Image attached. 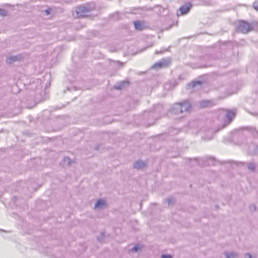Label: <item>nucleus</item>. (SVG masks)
Returning a JSON list of instances; mask_svg holds the SVG:
<instances>
[{"mask_svg":"<svg viewBox=\"0 0 258 258\" xmlns=\"http://www.w3.org/2000/svg\"><path fill=\"white\" fill-rule=\"evenodd\" d=\"M252 256L250 254L246 253L245 255V258H251Z\"/></svg>","mask_w":258,"mask_h":258,"instance_id":"27","label":"nucleus"},{"mask_svg":"<svg viewBox=\"0 0 258 258\" xmlns=\"http://www.w3.org/2000/svg\"><path fill=\"white\" fill-rule=\"evenodd\" d=\"M146 166V163L141 160L135 162L133 165L134 168L138 170L142 169Z\"/></svg>","mask_w":258,"mask_h":258,"instance_id":"7","label":"nucleus"},{"mask_svg":"<svg viewBox=\"0 0 258 258\" xmlns=\"http://www.w3.org/2000/svg\"><path fill=\"white\" fill-rule=\"evenodd\" d=\"M236 113L237 110L236 109L226 110V114L224 118V124L222 125L221 128L225 127L232 122L235 118Z\"/></svg>","mask_w":258,"mask_h":258,"instance_id":"3","label":"nucleus"},{"mask_svg":"<svg viewBox=\"0 0 258 258\" xmlns=\"http://www.w3.org/2000/svg\"><path fill=\"white\" fill-rule=\"evenodd\" d=\"M71 160L70 158L64 157L63 159V165L64 166H69L71 165Z\"/></svg>","mask_w":258,"mask_h":258,"instance_id":"17","label":"nucleus"},{"mask_svg":"<svg viewBox=\"0 0 258 258\" xmlns=\"http://www.w3.org/2000/svg\"><path fill=\"white\" fill-rule=\"evenodd\" d=\"M105 204V202L102 200H99L97 201V202L95 204V208L96 209L100 208L102 207V206Z\"/></svg>","mask_w":258,"mask_h":258,"instance_id":"15","label":"nucleus"},{"mask_svg":"<svg viewBox=\"0 0 258 258\" xmlns=\"http://www.w3.org/2000/svg\"><path fill=\"white\" fill-rule=\"evenodd\" d=\"M95 6L94 3L86 4L78 7L76 10V15L73 14L77 18L87 17L88 14L95 9Z\"/></svg>","mask_w":258,"mask_h":258,"instance_id":"1","label":"nucleus"},{"mask_svg":"<svg viewBox=\"0 0 258 258\" xmlns=\"http://www.w3.org/2000/svg\"><path fill=\"white\" fill-rule=\"evenodd\" d=\"M212 105V102L210 100H204L200 102V105L202 107H209Z\"/></svg>","mask_w":258,"mask_h":258,"instance_id":"12","label":"nucleus"},{"mask_svg":"<svg viewBox=\"0 0 258 258\" xmlns=\"http://www.w3.org/2000/svg\"><path fill=\"white\" fill-rule=\"evenodd\" d=\"M180 105H182V112L184 111H188L190 108V104L187 101L183 102L180 103Z\"/></svg>","mask_w":258,"mask_h":258,"instance_id":"10","label":"nucleus"},{"mask_svg":"<svg viewBox=\"0 0 258 258\" xmlns=\"http://www.w3.org/2000/svg\"><path fill=\"white\" fill-rule=\"evenodd\" d=\"M192 7V5L188 3L182 6L178 10V11L177 12V15H184L186 14L189 12L191 8Z\"/></svg>","mask_w":258,"mask_h":258,"instance_id":"5","label":"nucleus"},{"mask_svg":"<svg viewBox=\"0 0 258 258\" xmlns=\"http://www.w3.org/2000/svg\"><path fill=\"white\" fill-rule=\"evenodd\" d=\"M134 24L135 29L137 30H143L145 28L144 23L140 21H134Z\"/></svg>","mask_w":258,"mask_h":258,"instance_id":"8","label":"nucleus"},{"mask_svg":"<svg viewBox=\"0 0 258 258\" xmlns=\"http://www.w3.org/2000/svg\"><path fill=\"white\" fill-rule=\"evenodd\" d=\"M249 209L252 212L255 211L256 210V207L254 205H251L249 206Z\"/></svg>","mask_w":258,"mask_h":258,"instance_id":"22","label":"nucleus"},{"mask_svg":"<svg viewBox=\"0 0 258 258\" xmlns=\"http://www.w3.org/2000/svg\"><path fill=\"white\" fill-rule=\"evenodd\" d=\"M253 7L255 10L258 11V1L253 4Z\"/></svg>","mask_w":258,"mask_h":258,"instance_id":"23","label":"nucleus"},{"mask_svg":"<svg viewBox=\"0 0 258 258\" xmlns=\"http://www.w3.org/2000/svg\"><path fill=\"white\" fill-rule=\"evenodd\" d=\"M129 82L127 81H123L121 82H120L117 85L115 86V88L117 89H121L123 87H125L126 85H128Z\"/></svg>","mask_w":258,"mask_h":258,"instance_id":"14","label":"nucleus"},{"mask_svg":"<svg viewBox=\"0 0 258 258\" xmlns=\"http://www.w3.org/2000/svg\"><path fill=\"white\" fill-rule=\"evenodd\" d=\"M163 52H164V51H156L155 52V54H160V53H162Z\"/></svg>","mask_w":258,"mask_h":258,"instance_id":"28","label":"nucleus"},{"mask_svg":"<svg viewBox=\"0 0 258 258\" xmlns=\"http://www.w3.org/2000/svg\"><path fill=\"white\" fill-rule=\"evenodd\" d=\"M111 19L114 21H117L121 18V15L118 12H116L111 15Z\"/></svg>","mask_w":258,"mask_h":258,"instance_id":"13","label":"nucleus"},{"mask_svg":"<svg viewBox=\"0 0 258 258\" xmlns=\"http://www.w3.org/2000/svg\"><path fill=\"white\" fill-rule=\"evenodd\" d=\"M170 63L169 58H163L161 60L155 63L152 67V69H158L167 67Z\"/></svg>","mask_w":258,"mask_h":258,"instance_id":"4","label":"nucleus"},{"mask_svg":"<svg viewBox=\"0 0 258 258\" xmlns=\"http://www.w3.org/2000/svg\"><path fill=\"white\" fill-rule=\"evenodd\" d=\"M224 254L226 258H238L239 256L238 253L234 251H225Z\"/></svg>","mask_w":258,"mask_h":258,"instance_id":"9","label":"nucleus"},{"mask_svg":"<svg viewBox=\"0 0 258 258\" xmlns=\"http://www.w3.org/2000/svg\"><path fill=\"white\" fill-rule=\"evenodd\" d=\"M202 84V82L200 81H195V82H193L192 83V88H195L198 85H201Z\"/></svg>","mask_w":258,"mask_h":258,"instance_id":"19","label":"nucleus"},{"mask_svg":"<svg viewBox=\"0 0 258 258\" xmlns=\"http://www.w3.org/2000/svg\"><path fill=\"white\" fill-rule=\"evenodd\" d=\"M167 202L169 205L172 204L174 202V200L172 198H169L167 199Z\"/></svg>","mask_w":258,"mask_h":258,"instance_id":"24","label":"nucleus"},{"mask_svg":"<svg viewBox=\"0 0 258 258\" xmlns=\"http://www.w3.org/2000/svg\"><path fill=\"white\" fill-rule=\"evenodd\" d=\"M20 57L18 56H11L8 57L6 59V62L9 64H11L15 61L19 60Z\"/></svg>","mask_w":258,"mask_h":258,"instance_id":"11","label":"nucleus"},{"mask_svg":"<svg viewBox=\"0 0 258 258\" xmlns=\"http://www.w3.org/2000/svg\"><path fill=\"white\" fill-rule=\"evenodd\" d=\"M143 248L142 245H136L132 249H130V252H138L142 250Z\"/></svg>","mask_w":258,"mask_h":258,"instance_id":"16","label":"nucleus"},{"mask_svg":"<svg viewBox=\"0 0 258 258\" xmlns=\"http://www.w3.org/2000/svg\"><path fill=\"white\" fill-rule=\"evenodd\" d=\"M162 258H172L170 255L162 254L161 256Z\"/></svg>","mask_w":258,"mask_h":258,"instance_id":"25","label":"nucleus"},{"mask_svg":"<svg viewBox=\"0 0 258 258\" xmlns=\"http://www.w3.org/2000/svg\"><path fill=\"white\" fill-rule=\"evenodd\" d=\"M7 15V12L6 10L4 9H2L0 8V16H6Z\"/></svg>","mask_w":258,"mask_h":258,"instance_id":"20","label":"nucleus"},{"mask_svg":"<svg viewBox=\"0 0 258 258\" xmlns=\"http://www.w3.org/2000/svg\"><path fill=\"white\" fill-rule=\"evenodd\" d=\"M247 166L248 170L250 171H254L255 169V165L253 163H247Z\"/></svg>","mask_w":258,"mask_h":258,"instance_id":"18","label":"nucleus"},{"mask_svg":"<svg viewBox=\"0 0 258 258\" xmlns=\"http://www.w3.org/2000/svg\"><path fill=\"white\" fill-rule=\"evenodd\" d=\"M45 13L47 15H48L50 14V9H47L46 10H45Z\"/></svg>","mask_w":258,"mask_h":258,"instance_id":"26","label":"nucleus"},{"mask_svg":"<svg viewBox=\"0 0 258 258\" xmlns=\"http://www.w3.org/2000/svg\"><path fill=\"white\" fill-rule=\"evenodd\" d=\"M0 231H4V230L0 229Z\"/></svg>","mask_w":258,"mask_h":258,"instance_id":"30","label":"nucleus"},{"mask_svg":"<svg viewBox=\"0 0 258 258\" xmlns=\"http://www.w3.org/2000/svg\"><path fill=\"white\" fill-rule=\"evenodd\" d=\"M171 111L174 114H180L182 112V105L180 103L175 104L171 109Z\"/></svg>","mask_w":258,"mask_h":258,"instance_id":"6","label":"nucleus"},{"mask_svg":"<svg viewBox=\"0 0 258 258\" xmlns=\"http://www.w3.org/2000/svg\"><path fill=\"white\" fill-rule=\"evenodd\" d=\"M117 62V63H119V65H120V66H122L123 65V63H122V62H119V61H118V62Z\"/></svg>","mask_w":258,"mask_h":258,"instance_id":"29","label":"nucleus"},{"mask_svg":"<svg viewBox=\"0 0 258 258\" xmlns=\"http://www.w3.org/2000/svg\"><path fill=\"white\" fill-rule=\"evenodd\" d=\"M105 237V233L104 232H101L100 234V236L97 237V239L99 241H101L103 238Z\"/></svg>","mask_w":258,"mask_h":258,"instance_id":"21","label":"nucleus"},{"mask_svg":"<svg viewBox=\"0 0 258 258\" xmlns=\"http://www.w3.org/2000/svg\"><path fill=\"white\" fill-rule=\"evenodd\" d=\"M95 149L96 150H98V147L97 146L95 148Z\"/></svg>","mask_w":258,"mask_h":258,"instance_id":"31","label":"nucleus"},{"mask_svg":"<svg viewBox=\"0 0 258 258\" xmlns=\"http://www.w3.org/2000/svg\"><path fill=\"white\" fill-rule=\"evenodd\" d=\"M235 30L237 32L246 34L252 30L250 23L243 20H239L235 23Z\"/></svg>","mask_w":258,"mask_h":258,"instance_id":"2","label":"nucleus"}]
</instances>
